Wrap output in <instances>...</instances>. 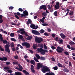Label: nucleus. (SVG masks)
Segmentation results:
<instances>
[{
	"label": "nucleus",
	"mask_w": 75,
	"mask_h": 75,
	"mask_svg": "<svg viewBox=\"0 0 75 75\" xmlns=\"http://www.w3.org/2000/svg\"><path fill=\"white\" fill-rule=\"evenodd\" d=\"M10 64V63L9 62H6V65H9V64Z\"/></svg>",
	"instance_id": "13d9d810"
},
{
	"label": "nucleus",
	"mask_w": 75,
	"mask_h": 75,
	"mask_svg": "<svg viewBox=\"0 0 75 75\" xmlns=\"http://www.w3.org/2000/svg\"><path fill=\"white\" fill-rule=\"evenodd\" d=\"M67 47L68 48H69V49H70L71 48V46H70V45H67Z\"/></svg>",
	"instance_id": "4d7b16f0"
},
{
	"label": "nucleus",
	"mask_w": 75,
	"mask_h": 75,
	"mask_svg": "<svg viewBox=\"0 0 75 75\" xmlns=\"http://www.w3.org/2000/svg\"><path fill=\"white\" fill-rule=\"evenodd\" d=\"M11 41H15L16 42L17 41L14 38H11Z\"/></svg>",
	"instance_id": "72a5a7b5"
},
{
	"label": "nucleus",
	"mask_w": 75,
	"mask_h": 75,
	"mask_svg": "<svg viewBox=\"0 0 75 75\" xmlns=\"http://www.w3.org/2000/svg\"><path fill=\"white\" fill-rule=\"evenodd\" d=\"M0 40L1 41H3L4 44H7V41L6 40H4L3 38V35L1 34H0Z\"/></svg>",
	"instance_id": "0eeeda50"
},
{
	"label": "nucleus",
	"mask_w": 75,
	"mask_h": 75,
	"mask_svg": "<svg viewBox=\"0 0 75 75\" xmlns=\"http://www.w3.org/2000/svg\"><path fill=\"white\" fill-rule=\"evenodd\" d=\"M23 13H23L21 14V17L22 18V17H23V16H28V13L27 12V11L25 10L23 12Z\"/></svg>",
	"instance_id": "6e6552de"
},
{
	"label": "nucleus",
	"mask_w": 75,
	"mask_h": 75,
	"mask_svg": "<svg viewBox=\"0 0 75 75\" xmlns=\"http://www.w3.org/2000/svg\"><path fill=\"white\" fill-rule=\"evenodd\" d=\"M59 42V44H63V40L62 39H59L58 40Z\"/></svg>",
	"instance_id": "f3484780"
},
{
	"label": "nucleus",
	"mask_w": 75,
	"mask_h": 75,
	"mask_svg": "<svg viewBox=\"0 0 75 75\" xmlns=\"http://www.w3.org/2000/svg\"><path fill=\"white\" fill-rule=\"evenodd\" d=\"M16 48L15 47H13L12 49V51H16Z\"/></svg>",
	"instance_id": "6e6d98bb"
},
{
	"label": "nucleus",
	"mask_w": 75,
	"mask_h": 75,
	"mask_svg": "<svg viewBox=\"0 0 75 75\" xmlns=\"http://www.w3.org/2000/svg\"><path fill=\"white\" fill-rule=\"evenodd\" d=\"M44 47L45 50H47V49H48V47H47V46H46L45 44L44 45Z\"/></svg>",
	"instance_id": "e433bc0d"
},
{
	"label": "nucleus",
	"mask_w": 75,
	"mask_h": 75,
	"mask_svg": "<svg viewBox=\"0 0 75 75\" xmlns=\"http://www.w3.org/2000/svg\"><path fill=\"white\" fill-rule=\"evenodd\" d=\"M51 48H52V49H56V47H54V46H52L51 47Z\"/></svg>",
	"instance_id": "bf43d9fd"
},
{
	"label": "nucleus",
	"mask_w": 75,
	"mask_h": 75,
	"mask_svg": "<svg viewBox=\"0 0 75 75\" xmlns=\"http://www.w3.org/2000/svg\"><path fill=\"white\" fill-rule=\"evenodd\" d=\"M0 49L1 50V51H4V49L3 48H2V47H1V46H0Z\"/></svg>",
	"instance_id": "58836bf2"
},
{
	"label": "nucleus",
	"mask_w": 75,
	"mask_h": 75,
	"mask_svg": "<svg viewBox=\"0 0 75 75\" xmlns=\"http://www.w3.org/2000/svg\"><path fill=\"white\" fill-rule=\"evenodd\" d=\"M63 71L65 72H69V70L67 68H64L62 69Z\"/></svg>",
	"instance_id": "2eb2a0df"
},
{
	"label": "nucleus",
	"mask_w": 75,
	"mask_h": 75,
	"mask_svg": "<svg viewBox=\"0 0 75 75\" xmlns=\"http://www.w3.org/2000/svg\"><path fill=\"white\" fill-rule=\"evenodd\" d=\"M18 10L19 11H21V12H22L23 11H24V10H23V9L21 8H19Z\"/></svg>",
	"instance_id": "ea45409f"
},
{
	"label": "nucleus",
	"mask_w": 75,
	"mask_h": 75,
	"mask_svg": "<svg viewBox=\"0 0 75 75\" xmlns=\"http://www.w3.org/2000/svg\"><path fill=\"white\" fill-rule=\"evenodd\" d=\"M57 13L58 12H57V11H55L54 13V15L55 16H56V17H57V16H58Z\"/></svg>",
	"instance_id": "a878e982"
},
{
	"label": "nucleus",
	"mask_w": 75,
	"mask_h": 75,
	"mask_svg": "<svg viewBox=\"0 0 75 75\" xmlns=\"http://www.w3.org/2000/svg\"><path fill=\"white\" fill-rule=\"evenodd\" d=\"M57 49H56L57 51L59 53H62V51L64 50L63 48H62L59 46L57 47Z\"/></svg>",
	"instance_id": "423d86ee"
},
{
	"label": "nucleus",
	"mask_w": 75,
	"mask_h": 75,
	"mask_svg": "<svg viewBox=\"0 0 75 75\" xmlns=\"http://www.w3.org/2000/svg\"><path fill=\"white\" fill-rule=\"evenodd\" d=\"M40 59V60H42V61H44V60H45V58L44 57H41Z\"/></svg>",
	"instance_id": "5701e85b"
},
{
	"label": "nucleus",
	"mask_w": 75,
	"mask_h": 75,
	"mask_svg": "<svg viewBox=\"0 0 75 75\" xmlns=\"http://www.w3.org/2000/svg\"><path fill=\"white\" fill-rule=\"evenodd\" d=\"M32 33L35 35H40V33L38 32L36 30H33L32 31Z\"/></svg>",
	"instance_id": "9b49d317"
},
{
	"label": "nucleus",
	"mask_w": 75,
	"mask_h": 75,
	"mask_svg": "<svg viewBox=\"0 0 75 75\" xmlns=\"http://www.w3.org/2000/svg\"><path fill=\"white\" fill-rule=\"evenodd\" d=\"M11 24L12 25H16V23H13V22H12Z\"/></svg>",
	"instance_id": "052dcab7"
},
{
	"label": "nucleus",
	"mask_w": 75,
	"mask_h": 75,
	"mask_svg": "<svg viewBox=\"0 0 75 75\" xmlns=\"http://www.w3.org/2000/svg\"><path fill=\"white\" fill-rule=\"evenodd\" d=\"M40 9H43L44 10H47V8H46V5H42L40 6Z\"/></svg>",
	"instance_id": "f8f14e48"
},
{
	"label": "nucleus",
	"mask_w": 75,
	"mask_h": 75,
	"mask_svg": "<svg viewBox=\"0 0 75 75\" xmlns=\"http://www.w3.org/2000/svg\"><path fill=\"white\" fill-rule=\"evenodd\" d=\"M53 69H54V70L56 71V70H57V69H58V67H57V66H55L54 67H53Z\"/></svg>",
	"instance_id": "2f4dec72"
},
{
	"label": "nucleus",
	"mask_w": 75,
	"mask_h": 75,
	"mask_svg": "<svg viewBox=\"0 0 75 75\" xmlns=\"http://www.w3.org/2000/svg\"><path fill=\"white\" fill-rule=\"evenodd\" d=\"M23 73H25V75H29V73L25 70H23Z\"/></svg>",
	"instance_id": "aec40b11"
},
{
	"label": "nucleus",
	"mask_w": 75,
	"mask_h": 75,
	"mask_svg": "<svg viewBox=\"0 0 75 75\" xmlns=\"http://www.w3.org/2000/svg\"><path fill=\"white\" fill-rule=\"evenodd\" d=\"M47 31L49 32H50L51 30V29L50 28H47Z\"/></svg>",
	"instance_id": "680f3d73"
},
{
	"label": "nucleus",
	"mask_w": 75,
	"mask_h": 75,
	"mask_svg": "<svg viewBox=\"0 0 75 75\" xmlns=\"http://www.w3.org/2000/svg\"><path fill=\"white\" fill-rule=\"evenodd\" d=\"M22 45L23 46L26 47V48H28L30 47V44L27 42H23L22 43Z\"/></svg>",
	"instance_id": "20e7f679"
},
{
	"label": "nucleus",
	"mask_w": 75,
	"mask_h": 75,
	"mask_svg": "<svg viewBox=\"0 0 75 75\" xmlns=\"http://www.w3.org/2000/svg\"><path fill=\"white\" fill-rule=\"evenodd\" d=\"M69 67H71L72 66V63L71 62H69Z\"/></svg>",
	"instance_id": "8fccbe9b"
},
{
	"label": "nucleus",
	"mask_w": 75,
	"mask_h": 75,
	"mask_svg": "<svg viewBox=\"0 0 75 75\" xmlns=\"http://www.w3.org/2000/svg\"><path fill=\"white\" fill-rule=\"evenodd\" d=\"M74 14V11H70L69 13V16H72Z\"/></svg>",
	"instance_id": "4be33fe9"
},
{
	"label": "nucleus",
	"mask_w": 75,
	"mask_h": 75,
	"mask_svg": "<svg viewBox=\"0 0 75 75\" xmlns=\"http://www.w3.org/2000/svg\"><path fill=\"white\" fill-rule=\"evenodd\" d=\"M14 57L15 59H17L18 58V55L15 56Z\"/></svg>",
	"instance_id": "49530a36"
},
{
	"label": "nucleus",
	"mask_w": 75,
	"mask_h": 75,
	"mask_svg": "<svg viewBox=\"0 0 75 75\" xmlns=\"http://www.w3.org/2000/svg\"><path fill=\"white\" fill-rule=\"evenodd\" d=\"M42 15L43 16V17H44V16L45 17L47 16V14L46 13L44 12L42 13Z\"/></svg>",
	"instance_id": "bb28decb"
},
{
	"label": "nucleus",
	"mask_w": 75,
	"mask_h": 75,
	"mask_svg": "<svg viewBox=\"0 0 75 75\" xmlns=\"http://www.w3.org/2000/svg\"><path fill=\"white\" fill-rule=\"evenodd\" d=\"M37 51L39 52H40L41 54L42 55H45V52L47 53L48 51L46 50H44L42 48H38L37 49Z\"/></svg>",
	"instance_id": "f03ea898"
},
{
	"label": "nucleus",
	"mask_w": 75,
	"mask_h": 75,
	"mask_svg": "<svg viewBox=\"0 0 75 75\" xmlns=\"http://www.w3.org/2000/svg\"><path fill=\"white\" fill-rule=\"evenodd\" d=\"M33 59L34 61H35L36 62H39V61H38V59H37L36 57H34Z\"/></svg>",
	"instance_id": "b1692460"
},
{
	"label": "nucleus",
	"mask_w": 75,
	"mask_h": 75,
	"mask_svg": "<svg viewBox=\"0 0 75 75\" xmlns=\"http://www.w3.org/2000/svg\"><path fill=\"white\" fill-rule=\"evenodd\" d=\"M14 8V7L13 6H10L9 8V9L11 10H13Z\"/></svg>",
	"instance_id": "4c0bfd02"
},
{
	"label": "nucleus",
	"mask_w": 75,
	"mask_h": 75,
	"mask_svg": "<svg viewBox=\"0 0 75 75\" xmlns=\"http://www.w3.org/2000/svg\"><path fill=\"white\" fill-rule=\"evenodd\" d=\"M42 25L43 26H48V24L46 23H42Z\"/></svg>",
	"instance_id": "c9c22d12"
},
{
	"label": "nucleus",
	"mask_w": 75,
	"mask_h": 75,
	"mask_svg": "<svg viewBox=\"0 0 75 75\" xmlns=\"http://www.w3.org/2000/svg\"><path fill=\"white\" fill-rule=\"evenodd\" d=\"M30 27L35 30H36V28H35V25L34 24H31L30 25Z\"/></svg>",
	"instance_id": "4468645a"
},
{
	"label": "nucleus",
	"mask_w": 75,
	"mask_h": 75,
	"mask_svg": "<svg viewBox=\"0 0 75 75\" xmlns=\"http://www.w3.org/2000/svg\"><path fill=\"white\" fill-rule=\"evenodd\" d=\"M57 65L59 67H60V68H62V65L61 63H58L57 64Z\"/></svg>",
	"instance_id": "c756f323"
},
{
	"label": "nucleus",
	"mask_w": 75,
	"mask_h": 75,
	"mask_svg": "<svg viewBox=\"0 0 75 75\" xmlns=\"http://www.w3.org/2000/svg\"><path fill=\"white\" fill-rule=\"evenodd\" d=\"M44 35L45 36H49V34L46 33H45L44 34Z\"/></svg>",
	"instance_id": "c03bdc74"
},
{
	"label": "nucleus",
	"mask_w": 75,
	"mask_h": 75,
	"mask_svg": "<svg viewBox=\"0 0 75 75\" xmlns=\"http://www.w3.org/2000/svg\"><path fill=\"white\" fill-rule=\"evenodd\" d=\"M35 39L36 42L38 43H41V42L43 41V39L42 38H39L37 37H36L35 38Z\"/></svg>",
	"instance_id": "7ed1b4c3"
},
{
	"label": "nucleus",
	"mask_w": 75,
	"mask_h": 75,
	"mask_svg": "<svg viewBox=\"0 0 75 75\" xmlns=\"http://www.w3.org/2000/svg\"><path fill=\"white\" fill-rule=\"evenodd\" d=\"M55 40L56 41H58V37H56L55 38Z\"/></svg>",
	"instance_id": "5fc2aeb1"
},
{
	"label": "nucleus",
	"mask_w": 75,
	"mask_h": 75,
	"mask_svg": "<svg viewBox=\"0 0 75 75\" xmlns=\"http://www.w3.org/2000/svg\"><path fill=\"white\" fill-rule=\"evenodd\" d=\"M4 69H5V70H7V69H9L10 68L8 67H5L4 68Z\"/></svg>",
	"instance_id": "a19ab883"
},
{
	"label": "nucleus",
	"mask_w": 75,
	"mask_h": 75,
	"mask_svg": "<svg viewBox=\"0 0 75 75\" xmlns=\"http://www.w3.org/2000/svg\"><path fill=\"white\" fill-rule=\"evenodd\" d=\"M17 16H20L21 15V13L20 12H17Z\"/></svg>",
	"instance_id": "338daca9"
},
{
	"label": "nucleus",
	"mask_w": 75,
	"mask_h": 75,
	"mask_svg": "<svg viewBox=\"0 0 75 75\" xmlns=\"http://www.w3.org/2000/svg\"><path fill=\"white\" fill-rule=\"evenodd\" d=\"M5 50L6 52H7L8 53H10V48L8 44H6L5 46Z\"/></svg>",
	"instance_id": "39448f33"
},
{
	"label": "nucleus",
	"mask_w": 75,
	"mask_h": 75,
	"mask_svg": "<svg viewBox=\"0 0 75 75\" xmlns=\"http://www.w3.org/2000/svg\"><path fill=\"white\" fill-rule=\"evenodd\" d=\"M19 39H21V40L22 38H23V35H20L19 36Z\"/></svg>",
	"instance_id": "f704fd0d"
},
{
	"label": "nucleus",
	"mask_w": 75,
	"mask_h": 75,
	"mask_svg": "<svg viewBox=\"0 0 75 75\" xmlns=\"http://www.w3.org/2000/svg\"><path fill=\"white\" fill-rule=\"evenodd\" d=\"M8 72L9 73H11L13 72L11 70L9 69L7 70Z\"/></svg>",
	"instance_id": "603ef678"
},
{
	"label": "nucleus",
	"mask_w": 75,
	"mask_h": 75,
	"mask_svg": "<svg viewBox=\"0 0 75 75\" xmlns=\"http://www.w3.org/2000/svg\"><path fill=\"white\" fill-rule=\"evenodd\" d=\"M36 57L37 59H40V56L38 54H37L36 55Z\"/></svg>",
	"instance_id": "473e14b6"
},
{
	"label": "nucleus",
	"mask_w": 75,
	"mask_h": 75,
	"mask_svg": "<svg viewBox=\"0 0 75 75\" xmlns=\"http://www.w3.org/2000/svg\"><path fill=\"white\" fill-rule=\"evenodd\" d=\"M3 58H4V61H6L8 60V59L6 57H3Z\"/></svg>",
	"instance_id": "c85d7f7f"
},
{
	"label": "nucleus",
	"mask_w": 75,
	"mask_h": 75,
	"mask_svg": "<svg viewBox=\"0 0 75 75\" xmlns=\"http://www.w3.org/2000/svg\"><path fill=\"white\" fill-rule=\"evenodd\" d=\"M25 35V36H28V35L27 34V33H26V32H25V33H24Z\"/></svg>",
	"instance_id": "e2e57ef3"
},
{
	"label": "nucleus",
	"mask_w": 75,
	"mask_h": 75,
	"mask_svg": "<svg viewBox=\"0 0 75 75\" xmlns=\"http://www.w3.org/2000/svg\"><path fill=\"white\" fill-rule=\"evenodd\" d=\"M3 20L2 19H1L0 20V23H3Z\"/></svg>",
	"instance_id": "774afa93"
},
{
	"label": "nucleus",
	"mask_w": 75,
	"mask_h": 75,
	"mask_svg": "<svg viewBox=\"0 0 75 75\" xmlns=\"http://www.w3.org/2000/svg\"><path fill=\"white\" fill-rule=\"evenodd\" d=\"M42 67L41 71L43 73H45L47 72H50V69L47 66H43L42 64H41L40 63H38L37 67V69H39L40 68Z\"/></svg>",
	"instance_id": "f257e3e1"
},
{
	"label": "nucleus",
	"mask_w": 75,
	"mask_h": 75,
	"mask_svg": "<svg viewBox=\"0 0 75 75\" xmlns=\"http://www.w3.org/2000/svg\"><path fill=\"white\" fill-rule=\"evenodd\" d=\"M59 2H56V4L54 6V8L56 10H58L59 8Z\"/></svg>",
	"instance_id": "1a4fd4ad"
},
{
	"label": "nucleus",
	"mask_w": 75,
	"mask_h": 75,
	"mask_svg": "<svg viewBox=\"0 0 75 75\" xmlns=\"http://www.w3.org/2000/svg\"><path fill=\"white\" fill-rule=\"evenodd\" d=\"M10 35L11 37H14V33H11L10 34Z\"/></svg>",
	"instance_id": "a18cd8bd"
},
{
	"label": "nucleus",
	"mask_w": 75,
	"mask_h": 75,
	"mask_svg": "<svg viewBox=\"0 0 75 75\" xmlns=\"http://www.w3.org/2000/svg\"><path fill=\"white\" fill-rule=\"evenodd\" d=\"M13 64H15V65H17V64H18V62H13Z\"/></svg>",
	"instance_id": "09e8293b"
},
{
	"label": "nucleus",
	"mask_w": 75,
	"mask_h": 75,
	"mask_svg": "<svg viewBox=\"0 0 75 75\" xmlns=\"http://www.w3.org/2000/svg\"><path fill=\"white\" fill-rule=\"evenodd\" d=\"M28 21L29 24H31V22H32V21H31V20H30V19H28Z\"/></svg>",
	"instance_id": "37998d69"
},
{
	"label": "nucleus",
	"mask_w": 75,
	"mask_h": 75,
	"mask_svg": "<svg viewBox=\"0 0 75 75\" xmlns=\"http://www.w3.org/2000/svg\"><path fill=\"white\" fill-rule=\"evenodd\" d=\"M45 31V30L43 29H41L40 30V32L41 34H42V33H44V32Z\"/></svg>",
	"instance_id": "393cba45"
},
{
	"label": "nucleus",
	"mask_w": 75,
	"mask_h": 75,
	"mask_svg": "<svg viewBox=\"0 0 75 75\" xmlns=\"http://www.w3.org/2000/svg\"><path fill=\"white\" fill-rule=\"evenodd\" d=\"M72 50V51H74V50H75V48H73L72 47H70V49Z\"/></svg>",
	"instance_id": "864d4df0"
},
{
	"label": "nucleus",
	"mask_w": 75,
	"mask_h": 75,
	"mask_svg": "<svg viewBox=\"0 0 75 75\" xmlns=\"http://www.w3.org/2000/svg\"><path fill=\"white\" fill-rule=\"evenodd\" d=\"M69 44H70V45H74V44L75 45V43L74 42L70 41L69 42Z\"/></svg>",
	"instance_id": "6ab92c4d"
},
{
	"label": "nucleus",
	"mask_w": 75,
	"mask_h": 75,
	"mask_svg": "<svg viewBox=\"0 0 75 75\" xmlns=\"http://www.w3.org/2000/svg\"><path fill=\"white\" fill-rule=\"evenodd\" d=\"M60 35L61 38H62V39H65V38L66 37L65 35L62 33H61Z\"/></svg>",
	"instance_id": "ddd939ff"
},
{
	"label": "nucleus",
	"mask_w": 75,
	"mask_h": 75,
	"mask_svg": "<svg viewBox=\"0 0 75 75\" xmlns=\"http://www.w3.org/2000/svg\"><path fill=\"white\" fill-rule=\"evenodd\" d=\"M31 68H30V69L31 70H32V69H34V66L31 65Z\"/></svg>",
	"instance_id": "79ce46f5"
},
{
	"label": "nucleus",
	"mask_w": 75,
	"mask_h": 75,
	"mask_svg": "<svg viewBox=\"0 0 75 75\" xmlns=\"http://www.w3.org/2000/svg\"><path fill=\"white\" fill-rule=\"evenodd\" d=\"M30 62L31 64L35 65V62L34 60H31L30 61Z\"/></svg>",
	"instance_id": "412c9836"
},
{
	"label": "nucleus",
	"mask_w": 75,
	"mask_h": 75,
	"mask_svg": "<svg viewBox=\"0 0 75 75\" xmlns=\"http://www.w3.org/2000/svg\"><path fill=\"white\" fill-rule=\"evenodd\" d=\"M40 21L42 22V23H44V20L41 19H40Z\"/></svg>",
	"instance_id": "de8ad7c7"
},
{
	"label": "nucleus",
	"mask_w": 75,
	"mask_h": 75,
	"mask_svg": "<svg viewBox=\"0 0 75 75\" xmlns=\"http://www.w3.org/2000/svg\"><path fill=\"white\" fill-rule=\"evenodd\" d=\"M18 65L19 68H21V69H23V67L21 65V64H18Z\"/></svg>",
	"instance_id": "7c9ffc66"
},
{
	"label": "nucleus",
	"mask_w": 75,
	"mask_h": 75,
	"mask_svg": "<svg viewBox=\"0 0 75 75\" xmlns=\"http://www.w3.org/2000/svg\"><path fill=\"white\" fill-rule=\"evenodd\" d=\"M0 60H1V61H4L3 57V58L1 57H0Z\"/></svg>",
	"instance_id": "0e129e2a"
},
{
	"label": "nucleus",
	"mask_w": 75,
	"mask_h": 75,
	"mask_svg": "<svg viewBox=\"0 0 75 75\" xmlns=\"http://www.w3.org/2000/svg\"><path fill=\"white\" fill-rule=\"evenodd\" d=\"M38 47V45L37 44H34L33 45V49H34V50H36L37 49V47Z\"/></svg>",
	"instance_id": "dca6fc26"
},
{
	"label": "nucleus",
	"mask_w": 75,
	"mask_h": 75,
	"mask_svg": "<svg viewBox=\"0 0 75 75\" xmlns=\"http://www.w3.org/2000/svg\"><path fill=\"white\" fill-rule=\"evenodd\" d=\"M46 75H55V74L52 72L47 73Z\"/></svg>",
	"instance_id": "a211bd4d"
},
{
	"label": "nucleus",
	"mask_w": 75,
	"mask_h": 75,
	"mask_svg": "<svg viewBox=\"0 0 75 75\" xmlns=\"http://www.w3.org/2000/svg\"><path fill=\"white\" fill-rule=\"evenodd\" d=\"M50 5H49L48 6V10H50Z\"/></svg>",
	"instance_id": "69168bd1"
},
{
	"label": "nucleus",
	"mask_w": 75,
	"mask_h": 75,
	"mask_svg": "<svg viewBox=\"0 0 75 75\" xmlns=\"http://www.w3.org/2000/svg\"><path fill=\"white\" fill-rule=\"evenodd\" d=\"M64 53L66 55H69V53L67 51L64 52Z\"/></svg>",
	"instance_id": "cd10ccee"
},
{
	"label": "nucleus",
	"mask_w": 75,
	"mask_h": 75,
	"mask_svg": "<svg viewBox=\"0 0 75 75\" xmlns=\"http://www.w3.org/2000/svg\"><path fill=\"white\" fill-rule=\"evenodd\" d=\"M24 28H21L20 30H18L17 31V32L18 33H20V31H21V34H22V35H23V34H24V33H25V31H24Z\"/></svg>",
	"instance_id": "9d476101"
},
{
	"label": "nucleus",
	"mask_w": 75,
	"mask_h": 75,
	"mask_svg": "<svg viewBox=\"0 0 75 75\" xmlns=\"http://www.w3.org/2000/svg\"><path fill=\"white\" fill-rule=\"evenodd\" d=\"M15 17H16V18H17V19H18V20H19V17H18V16H17V15H15Z\"/></svg>",
	"instance_id": "3c124183"
}]
</instances>
